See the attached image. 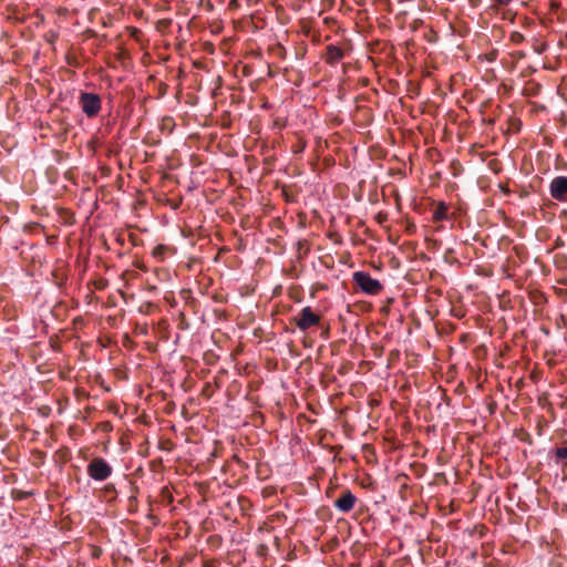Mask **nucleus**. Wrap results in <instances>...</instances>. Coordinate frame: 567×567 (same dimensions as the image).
<instances>
[{
    "mask_svg": "<svg viewBox=\"0 0 567 567\" xmlns=\"http://www.w3.org/2000/svg\"><path fill=\"white\" fill-rule=\"evenodd\" d=\"M354 285L364 293L370 296H377L383 290V285L371 277L369 272L355 271L352 275Z\"/></svg>",
    "mask_w": 567,
    "mask_h": 567,
    "instance_id": "nucleus-1",
    "label": "nucleus"
},
{
    "mask_svg": "<svg viewBox=\"0 0 567 567\" xmlns=\"http://www.w3.org/2000/svg\"><path fill=\"white\" fill-rule=\"evenodd\" d=\"M111 474V465L102 457L93 458L87 465V475L94 481H105Z\"/></svg>",
    "mask_w": 567,
    "mask_h": 567,
    "instance_id": "nucleus-2",
    "label": "nucleus"
},
{
    "mask_svg": "<svg viewBox=\"0 0 567 567\" xmlns=\"http://www.w3.org/2000/svg\"><path fill=\"white\" fill-rule=\"evenodd\" d=\"M80 104L82 112L87 117L96 116L101 110V99L95 93H82L80 96Z\"/></svg>",
    "mask_w": 567,
    "mask_h": 567,
    "instance_id": "nucleus-3",
    "label": "nucleus"
},
{
    "mask_svg": "<svg viewBox=\"0 0 567 567\" xmlns=\"http://www.w3.org/2000/svg\"><path fill=\"white\" fill-rule=\"evenodd\" d=\"M550 196L558 202H567V176L555 177L549 185Z\"/></svg>",
    "mask_w": 567,
    "mask_h": 567,
    "instance_id": "nucleus-4",
    "label": "nucleus"
},
{
    "mask_svg": "<svg viewBox=\"0 0 567 567\" xmlns=\"http://www.w3.org/2000/svg\"><path fill=\"white\" fill-rule=\"evenodd\" d=\"M355 502L354 494L347 489L334 501V507L341 513H349L353 509Z\"/></svg>",
    "mask_w": 567,
    "mask_h": 567,
    "instance_id": "nucleus-5",
    "label": "nucleus"
},
{
    "mask_svg": "<svg viewBox=\"0 0 567 567\" xmlns=\"http://www.w3.org/2000/svg\"><path fill=\"white\" fill-rule=\"evenodd\" d=\"M344 56V53L341 48L330 44L327 47L326 51V62L329 64H337Z\"/></svg>",
    "mask_w": 567,
    "mask_h": 567,
    "instance_id": "nucleus-6",
    "label": "nucleus"
},
{
    "mask_svg": "<svg viewBox=\"0 0 567 567\" xmlns=\"http://www.w3.org/2000/svg\"><path fill=\"white\" fill-rule=\"evenodd\" d=\"M447 205L443 202L439 203L433 210V220L442 221L447 218Z\"/></svg>",
    "mask_w": 567,
    "mask_h": 567,
    "instance_id": "nucleus-7",
    "label": "nucleus"
},
{
    "mask_svg": "<svg viewBox=\"0 0 567 567\" xmlns=\"http://www.w3.org/2000/svg\"><path fill=\"white\" fill-rule=\"evenodd\" d=\"M167 250V247L165 245H157L153 251L152 255L154 258H156L158 261H163L165 258V251Z\"/></svg>",
    "mask_w": 567,
    "mask_h": 567,
    "instance_id": "nucleus-8",
    "label": "nucleus"
},
{
    "mask_svg": "<svg viewBox=\"0 0 567 567\" xmlns=\"http://www.w3.org/2000/svg\"><path fill=\"white\" fill-rule=\"evenodd\" d=\"M300 319H320V317L317 313H315L310 307H305L301 311Z\"/></svg>",
    "mask_w": 567,
    "mask_h": 567,
    "instance_id": "nucleus-9",
    "label": "nucleus"
},
{
    "mask_svg": "<svg viewBox=\"0 0 567 567\" xmlns=\"http://www.w3.org/2000/svg\"><path fill=\"white\" fill-rule=\"evenodd\" d=\"M509 41H511L513 44L518 45V44L523 43V41H524V35H523L520 32H518V31H514V32H512V33H511V35H509Z\"/></svg>",
    "mask_w": 567,
    "mask_h": 567,
    "instance_id": "nucleus-10",
    "label": "nucleus"
},
{
    "mask_svg": "<svg viewBox=\"0 0 567 567\" xmlns=\"http://www.w3.org/2000/svg\"><path fill=\"white\" fill-rule=\"evenodd\" d=\"M300 330L306 331L320 321H296Z\"/></svg>",
    "mask_w": 567,
    "mask_h": 567,
    "instance_id": "nucleus-11",
    "label": "nucleus"
},
{
    "mask_svg": "<svg viewBox=\"0 0 567 567\" xmlns=\"http://www.w3.org/2000/svg\"><path fill=\"white\" fill-rule=\"evenodd\" d=\"M556 456L560 460L567 458V446L558 447L556 450Z\"/></svg>",
    "mask_w": 567,
    "mask_h": 567,
    "instance_id": "nucleus-12",
    "label": "nucleus"
},
{
    "mask_svg": "<svg viewBox=\"0 0 567 567\" xmlns=\"http://www.w3.org/2000/svg\"><path fill=\"white\" fill-rule=\"evenodd\" d=\"M496 6L504 7L513 2L514 0H493Z\"/></svg>",
    "mask_w": 567,
    "mask_h": 567,
    "instance_id": "nucleus-13",
    "label": "nucleus"
},
{
    "mask_svg": "<svg viewBox=\"0 0 567 567\" xmlns=\"http://www.w3.org/2000/svg\"><path fill=\"white\" fill-rule=\"evenodd\" d=\"M228 6H229L230 9L237 8L239 6L238 4V0H230Z\"/></svg>",
    "mask_w": 567,
    "mask_h": 567,
    "instance_id": "nucleus-14",
    "label": "nucleus"
}]
</instances>
